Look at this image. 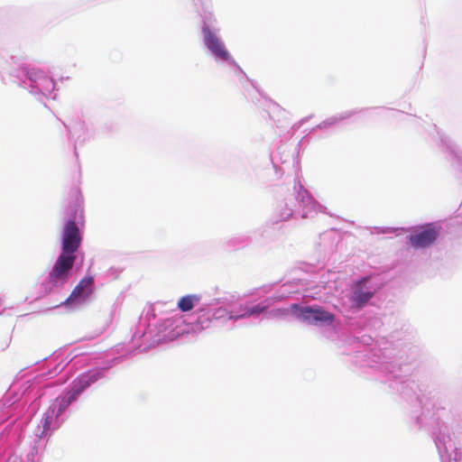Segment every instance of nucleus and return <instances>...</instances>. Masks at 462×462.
Returning <instances> with one entry per match:
<instances>
[{"label": "nucleus", "instance_id": "f257e3e1", "mask_svg": "<svg viewBox=\"0 0 462 462\" xmlns=\"http://www.w3.org/2000/svg\"><path fill=\"white\" fill-rule=\"evenodd\" d=\"M82 243L81 232L74 220L66 222L61 232V252L48 275L51 287L63 286L69 279Z\"/></svg>", "mask_w": 462, "mask_h": 462}, {"label": "nucleus", "instance_id": "9d476101", "mask_svg": "<svg viewBox=\"0 0 462 462\" xmlns=\"http://www.w3.org/2000/svg\"><path fill=\"white\" fill-rule=\"evenodd\" d=\"M268 308V305H263V303H259L255 306L246 308L245 312L239 316V318L251 317L254 315H258L263 312Z\"/></svg>", "mask_w": 462, "mask_h": 462}, {"label": "nucleus", "instance_id": "423d86ee", "mask_svg": "<svg viewBox=\"0 0 462 462\" xmlns=\"http://www.w3.org/2000/svg\"><path fill=\"white\" fill-rule=\"evenodd\" d=\"M99 377V373H93L80 376L74 382L73 388L80 394L86 388L94 383Z\"/></svg>", "mask_w": 462, "mask_h": 462}, {"label": "nucleus", "instance_id": "39448f33", "mask_svg": "<svg viewBox=\"0 0 462 462\" xmlns=\"http://www.w3.org/2000/svg\"><path fill=\"white\" fill-rule=\"evenodd\" d=\"M93 283V277L87 276L82 278L64 301V304H69L78 298H88L92 292Z\"/></svg>", "mask_w": 462, "mask_h": 462}, {"label": "nucleus", "instance_id": "0eeeda50", "mask_svg": "<svg viewBox=\"0 0 462 462\" xmlns=\"http://www.w3.org/2000/svg\"><path fill=\"white\" fill-rule=\"evenodd\" d=\"M374 293L371 291H364L362 290H356L351 300L357 308L363 307L368 300L373 297Z\"/></svg>", "mask_w": 462, "mask_h": 462}, {"label": "nucleus", "instance_id": "7ed1b4c3", "mask_svg": "<svg viewBox=\"0 0 462 462\" xmlns=\"http://www.w3.org/2000/svg\"><path fill=\"white\" fill-rule=\"evenodd\" d=\"M439 235V230L432 225H429L421 231L412 234L409 236V241L412 247L424 248L432 245Z\"/></svg>", "mask_w": 462, "mask_h": 462}, {"label": "nucleus", "instance_id": "9b49d317", "mask_svg": "<svg viewBox=\"0 0 462 462\" xmlns=\"http://www.w3.org/2000/svg\"><path fill=\"white\" fill-rule=\"evenodd\" d=\"M276 312L281 313V314H285V313H287V310H276Z\"/></svg>", "mask_w": 462, "mask_h": 462}, {"label": "nucleus", "instance_id": "f03ea898", "mask_svg": "<svg viewBox=\"0 0 462 462\" xmlns=\"http://www.w3.org/2000/svg\"><path fill=\"white\" fill-rule=\"evenodd\" d=\"M291 310L296 314L297 318L310 323H328L331 324L335 320V315L326 311L319 306L300 307L298 304H291Z\"/></svg>", "mask_w": 462, "mask_h": 462}, {"label": "nucleus", "instance_id": "20e7f679", "mask_svg": "<svg viewBox=\"0 0 462 462\" xmlns=\"http://www.w3.org/2000/svg\"><path fill=\"white\" fill-rule=\"evenodd\" d=\"M202 32L204 35L205 44L208 50H210L217 58L222 60H228L230 55L225 48L222 41L215 33H213L208 26L203 27Z\"/></svg>", "mask_w": 462, "mask_h": 462}, {"label": "nucleus", "instance_id": "6e6552de", "mask_svg": "<svg viewBox=\"0 0 462 462\" xmlns=\"http://www.w3.org/2000/svg\"><path fill=\"white\" fill-rule=\"evenodd\" d=\"M199 301V297H198L197 295L183 296L180 299V300L178 302V308L181 311L187 312V311L191 310L194 307V304Z\"/></svg>", "mask_w": 462, "mask_h": 462}, {"label": "nucleus", "instance_id": "1a4fd4ad", "mask_svg": "<svg viewBox=\"0 0 462 462\" xmlns=\"http://www.w3.org/2000/svg\"><path fill=\"white\" fill-rule=\"evenodd\" d=\"M79 395V392L72 387L67 397L61 398L60 400L58 399L59 414L61 413L72 402H74Z\"/></svg>", "mask_w": 462, "mask_h": 462}]
</instances>
